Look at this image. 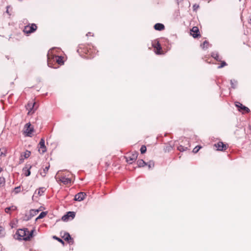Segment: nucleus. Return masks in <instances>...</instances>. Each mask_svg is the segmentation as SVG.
Returning <instances> with one entry per match:
<instances>
[{
    "label": "nucleus",
    "instance_id": "1",
    "mask_svg": "<svg viewBox=\"0 0 251 251\" xmlns=\"http://www.w3.org/2000/svg\"><path fill=\"white\" fill-rule=\"evenodd\" d=\"M34 229L29 231L27 228L19 229L16 232L15 238L21 240L29 241L32 237Z\"/></svg>",
    "mask_w": 251,
    "mask_h": 251
},
{
    "label": "nucleus",
    "instance_id": "2",
    "mask_svg": "<svg viewBox=\"0 0 251 251\" xmlns=\"http://www.w3.org/2000/svg\"><path fill=\"white\" fill-rule=\"evenodd\" d=\"M47 63H64V57L61 55H57L54 53V49L49 50L47 54Z\"/></svg>",
    "mask_w": 251,
    "mask_h": 251
},
{
    "label": "nucleus",
    "instance_id": "3",
    "mask_svg": "<svg viewBox=\"0 0 251 251\" xmlns=\"http://www.w3.org/2000/svg\"><path fill=\"white\" fill-rule=\"evenodd\" d=\"M61 171H58L56 175V176L55 177L56 181L57 182L60 181L62 182L64 184H68L69 183H70L71 182V179L70 178L66 177L64 176H62L60 177H59V176H57L59 175L60 172H61Z\"/></svg>",
    "mask_w": 251,
    "mask_h": 251
},
{
    "label": "nucleus",
    "instance_id": "4",
    "mask_svg": "<svg viewBox=\"0 0 251 251\" xmlns=\"http://www.w3.org/2000/svg\"><path fill=\"white\" fill-rule=\"evenodd\" d=\"M37 26L35 24H29L25 26L24 32L27 34H30L36 30Z\"/></svg>",
    "mask_w": 251,
    "mask_h": 251
},
{
    "label": "nucleus",
    "instance_id": "5",
    "mask_svg": "<svg viewBox=\"0 0 251 251\" xmlns=\"http://www.w3.org/2000/svg\"><path fill=\"white\" fill-rule=\"evenodd\" d=\"M235 105L238 108V110L243 113H248L250 111V109L247 106L243 105L241 103L238 101L235 102Z\"/></svg>",
    "mask_w": 251,
    "mask_h": 251
},
{
    "label": "nucleus",
    "instance_id": "6",
    "mask_svg": "<svg viewBox=\"0 0 251 251\" xmlns=\"http://www.w3.org/2000/svg\"><path fill=\"white\" fill-rule=\"evenodd\" d=\"M138 152L135 151L134 153L131 154H129L126 157V161L129 164H132V162L135 161L138 157Z\"/></svg>",
    "mask_w": 251,
    "mask_h": 251
},
{
    "label": "nucleus",
    "instance_id": "7",
    "mask_svg": "<svg viewBox=\"0 0 251 251\" xmlns=\"http://www.w3.org/2000/svg\"><path fill=\"white\" fill-rule=\"evenodd\" d=\"M152 46L154 48L155 50V52L156 54H160L161 51L162 50V47L159 43V42L158 41H154L152 43Z\"/></svg>",
    "mask_w": 251,
    "mask_h": 251
},
{
    "label": "nucleus",
    "instance_id": "8",
    "mask_svg": "<svg viewBox=\"0 0 251 251\" xmlns=\"http://www.w3.org/2000/svg\"><path fill=\"white\" fill-rule=\"evenodd\" d=\"M75 213L74 211L67 212L62 217V220L63 221H67L69 220L70 218L72 219H74L75 217Z\"/></svg>",
    "mask_w": 251,
    "mask_h": 251
},
{
    "label": "nucleus",
    "instance_id": "9",
    "mask_svg": "<svg viewBox=\"0 0 251 251\" xmlns=\"http://www.w3.org/2000/svg\"><path fill=\"white\" fill-rule=\"evenodd\" d=\"M35 104V102L29 101L28 103L25 105L26 109L28 110V114L30 112L34 113L35 112L36 110V108H34Z\"/></svg>",
    "mask_w": 251,
    "mask_h": 251
},
{
    "label": "nucleus",
    "instance_id": "10",
    "mask_svg": "<svg viewBox=\"0 0 251 251\" xmlns=\"http://www.w3.org/2000/svg\"><path fill=\"white\" fill-rule=\"evenodd\" d=\"M25 128H26L25 132L26 136L31 137L32 133L33 132L34 129L33 127H31V124L29 122L25 124Z\"/></svg>",
    "mask_w": 251,
    "mask_h": 251
},
{
    "label": "nucleus",
    "instance_id": "11",
    "mask_svg": "<svg viewBox=\"0 0 251 251\" xmlns=\"http://www.w3.org/2000/svg\"><path fill=\"white\" fill-rule=\"evenodd\" d=\"M191 35L194 38H196L200 36L199 29L198 27L194 26L190 30Z\"/></svg>",
    "mask_w": 251,
    "mask_h": 251
},
{
    "label": "nucleus",
    "instance_id": "12",
    "mask_svg": "<svg viewBox=\"0 0 251 251\" xmlns=\"http://www.w3.org/2000/svg\"><path fill=\"white\" fill-rule=\"evenodd\" d=\"M96 50L94 49V47H93V49H92L90 47L87 46L83 48V51L85 54L90 55V57H93V55L91 54L93 53L94 52H95Z\"/></svg>",
    "mask_w": 251,
    "mask_h": 251
},
{
    "label": "nucleus",
    "instance_id": "13",
    "mask_svg": "<svg viewBox=\"0 0 251 251\" xmlns=\"http://www.w3.org/2000/svg\"><path fill=\"white\" fill-rule=\"evenodd\" d=\"M86 196L84 192H79L76 194L75 196L74 200L76 201H83Z\"/></svg>",
    "mask_w": 251,
    "mask_h": 251
},
{
    "label": "nucleus",
    "instance_id": "14",
    "mask_svg": "<svg viewBox=\"0 0 251 251\" xmlns=\"http://www.w3.org/2000/svg\"><path fill=\"white\" fill-rule=\"evenodd\" d=\"M32 166L30 164H26L25 167L23 169V171L25 172V175L26 176H28L30 175L31 172H30V169L31 168Z\"/></svg>",
    "mask_w": 251,
    "mask_h": 251
},
{
    "label": "nucleus",
    "instance_id": "15",
    "mask_svg": "<svg viewBox=\"0 0 251 251\" xmlns=\"http://www.w3.org/2000/svg\"><path fill=\"white\" fill-rule=\"evenodd\" d=\"M64 240L68 242L70 244H74L73 239L71 237L70 234L68 232H65L63 236Z\"/></svg>",
    "mask_w": 251,
    "mask_h": 251
},
{
    "label": "nucleus",
    "instance_id": "16",
    "mask_svg": "<svg viewBox=\"0 0 251 251\" xmlns=\"http://www.w3.org/2000/svg\"><path fill=\"white\" fill-rule=\"evenodd\" d=\"M39 146H40V149L42 150V153L43 154L45 153L47 149L45 145V140L43 138H42L40 140Z\"/></svg>",
    "mask_w": 251,
    "mask_h": 251
},
{
    "label": "nucleus",
    "instance_id": "17",
    "mask_svg": "<svg viewBox=\"0 0 251 251\" xmlns=\"http://www.w3.org/2000/svg\"><path fill=\"white\" fill-rule=\"evenodd\" d=\"M215 146L217 148V150L220 151H223L226 149V145L222 142H218L217 144H215Z\"/></svg>",
    "mask_w": 251,
    "mask_h": 251
},
{
    "label": "nucleus",
    "instance_id": "18",
    "mask_svg": "<svg viewBox=\"0 0 251 251\" xmlns=\"http://www.w3.org/2000/svg\"><path fill=\"white\" fill-rule=\"evenodd\" d=\"M154 28L156 30L162 31L165 29V26L161 23H156L154 25Z\"/></svg>",
    "mask_w": 251,
    "mask_h": 251
},
{
    "label": "nucleus",
    "instance_id": "19",
    "mask_svg": "<svg viewBox=\"0 0 251 251\" xmlns=\"http://www.w3.org/2000/svg\"><path fill=\"white\" fill-rule=\"evenodd\" d=\"M211 56L213 58H214L216 61L220 62V63H226L225 61H221V59L217 52H213L211 53Z\"/></svg>",
    "mask_w": 251,
    "mask_h": 251
},
{
    "label": "nucleus",
    "instance_id": "20",
    "mask_svg": "<svg viewBox=\"0 0 251 251\" xmlns=\"http://www.w3.org/2000/svg\"><path fill=\"white\" fill-rule=\"evenodd\" d=\"M185 142H187L188 143V145H189V141H187V140H186L185 141ZM190 147V145H188V147H185V146H183L182 145H179L177 147V149L178 151H186L188 149V147Z\"/></svg>",
    "mask_w": 251,
    "mask_h": 251
},
{
    "label": "nucleus",
    "instance_id": "21",
    "mask_svg": "<svg viewBox=\"0 0 251 251\" xmlns=\"http://www.w3.org/2000/svg\"><path fill=\"white\" fill-rule=\"evenodd\" d=\"M231 87L233 89H235L237 88L238 82L237 80L235 79H231L230 81Z\"/></svg>",
    "mask_w": 251,
    "mask_h": 251
},
{
    "label": "nucleus",
    "instance_id": "22",
    "mask_svg": "<svg viewBox=\"0 0 251 251\" xmlns=\"http://www.w3.org/2000/svg\"><path fill=\"white\" fill-rule=\"evenodd\" d=\"M17 209V207L14 205L7 207L5 209V212L7 213H9L10 210L15 211Z\"/></svg>",
    "mask_w": 251,
    "mask_h": 251
},
{
    "label": "nucleus",
    "instance_id": "23",
    "mask_svg": "<svg viewBox=\"0 0 251 251\" xmlns=\"http://www.w3.org/2000/svg\"><path fill=\"white\" fill-rule=\"evenodd\" d=\"M64 64H47L48 66L52 69H57L59 67V65H64Z\"/></svg>",
    "mask_w": 251,
    "mask_h": 251
},
{
    "label": "nucleus",
    "instance_id": "24",
    "mask_svg": "<svg viewBox=\"0 0 251 251\" xmlns=\"http://www.w3.org/2000/svg\"><path fill=\"white\" fill-rule=\"evenodd\" d=\"M137 164L138 167H142L146 165V162H145L143 159L138 160L137 162Z\"/></svg>",
    "mask_w": 251,
    "mask_h": 251
},
{
    "label": "nucleus",
    "instance_id": "25",
    "mask_svg": "<svg viewBox=\"0 0 251 251\" xmlns=\"http://www.w3.org/2000/svg\"><path fill=\"white\" fill-rule=\"evenodd\" d=\"M47 212L45 211H42L40 213L39 216L36 218L35 221H37L39 219L43 218L47 215Z\"/></svg>",
    "mask_w": 251,
    "mask_h": 251
},
{
    "label": "nucleus",
    "instance_id": "26",
    "mask_svg": "<svg viewBox=\"0 0 251 251\" xmlns=\"http://www.w3.org/2000/svg\"><path fill=\"white\" fill-rule=\"evenodd\" d=\"M7 153V151L5 148L0 149V156L3 155L6 156Z\"/></svg>",
    "mask_w": 251,
    "mask_h": 251
},
{
    "label": "nucleus",
    "instance_id": "27",
    "mask_svg": "<svg viewBox=\"0 0 251 251\" xmlns=\"http://www.w3.org/2000/svg\"><path fill=\"white\" fill-rule=\"evenodd\" d=\"M146 165H147L149 169L152 168L154 166V163L153 161H150L148 163H146Z\"/></svg>",
    "mask_w": 251,
    "mask_h": 251
},
{
    "label": "nucleus",
    "instance_id": "28",
    "mask_svg": "<svg viewBox=\"0 0 251 251\" xmlns=\"http://www.w3.org/2000/svg\"><path fill=\"white\" fill-rule=\"evenodd\" d=\"M39 212V209H32L30 211V215L32 216L36 215Z\"/></svg>",
    "mask_w": 251,
    "mask_h": 251
},
{
    "label": "nucleus",
    "instance_id": "29",
    "mask_svg": "<svg viewBox=\"0 0 251 251\" xmlns=\"http://www.w3.org/2000/svg\"><path fill=\"white\" fill-rule=\"evenodd\" d=\"M147 148L145 145H142L140 148L141 153L144 154L146 152Z\"/></svg>",
    "mask_w": 251,
    "mask_h": 251
},
{
    "label": "nucleus",
    "instance_id": "30",
    "mask_svg": "<svg viewBox=\"0 0 251 251\" xmlns=\"http://www.w3.org/2000/svg\"><path fill=\"white\" fill-rule=\"evenodd\" d=\"M45 191V189L44 187L40 188V189L38 190V194L40 196H42L43 195Z\"/></svg>",
    "mask_w": 251,
    "mask_h": 251
},
{
    "label": "nucleus",
    "instance_id": "31",
    "mask_svg": "<svg viewBox=\"0 0 251 251\" xmlns=\"http://www.w3.org/2000/svg\"><path fill=\"white\" fill-rule=\"evenodd\" d=\"M201 148V146H197L195 148H194L193 150V152L194 153H197L199 151Z\"/></svg>",
    "mask_w": 251,
    "mask_h": 251
},
{
    "label": "nucleus",
    "instance_id": "32",
    "mask_svg": "<svg viewBox=\"0 0 251 251\" xmlns=\"http://www.w3.org/2000/svg\"><path fill=\"white\" fill-rule=\"evenodd\" d=\"M5 180L3 177H0V186L5 185Z\"/></svg>",
    "mask_w": 251,
    "mask_h": 251
},
{
    "label": "nucleus",
    "instance_id": "33",
    "mask_svg": "<svg viewBox=\"0 0 251 251\" xmlns=\"http://www.w3.org/2000/svg\"><path fill=\"white\" fill-rule=\"evenodd\" d=\"M30 154H31V152L30 151H28L26 150L25 152V153H24V157H25V158H28L30 156Z\"/></svg>",
    "mask_w": 251,
    "mask_h": 251
},
{
    "label": "nucleus",
    "instance_id": "34",
    "mask_svg": "<svg viewBox=\"0 0 251 251\" xmlns=\"http://www.w3.org/2000/svg\"><path fill=\"white\" fill-rule=\"evenodd\" d=\"M53 238L56 240H57L59 242L62 243L63 245H64V242L63 241V240L62 239H61V238L56 236H54L53 237Z\"/></svg>",
    "mask_w": 251,
    "mask_h": 251
},
{
    "label": "nucleus",
    "instance_id": "35",
    "mask_svg": "<svg viewBox=\"0 0 251 251\" xmlns=\"http://www.w3.org/2000/svg\"><path fill=\"white\" fill-rule=\"evenodd\" d=\"M209 43L208 41H204L202 44V45H201V46L202 48H207V46L208 45Z\"/></svg>",
    "mask_w": 251,
    "mask_h": 251
},
{
    "label": "nucleus",
    "instance_id": "36",
    "mask_svg": "<svg viewBox=\"0 0 251 251\" xmlns=\"http://www.w3.org/2000/svg\"><path fill=\"white\" fill-rule=\"evenodd\" d=\"M50 168V165H48V166H46L43 170V172L44 173V175H43V176H45L48 172L49 169Z\"/></svg>",
    "mask_w": 251,
    "mask_h": 251
},
{
    "label": "nucleus",
    "instance_id": "37",
    "mask_svg": "<svg viewBox=\"0 0 251 251\" xmlns=\"http://www.w3.org/2000/svg\"><path fill=\"white\" fill-rule=\"evenodd\" d=\"M173 149V147L171 145L167 146L166 147V148L164 149L165 151H170Z\"/></svg>",
    "mask_w": 251,
    "mask_h": 251
},
{
    "label": "nucleus",
    "instance_id": "38",
    "mask_svg": "<svg viewBox=\"0 0 251 251\" xmlns=\"http://www.w3.org/2000/svg\"><path fill=\"white\" fill-rule=\"evenodd\" d=\"M21 191V187L20 186H18L15 188L14 189V192L15 194L19 193Z\"/></svg>",
    "mask_w": 251,
    "mask_h": 251
},
{
    "label": "nucleus",
    "instance_id": "39",
    "mask_svg": "<svg viewBox=\"0 0 251 251\" xmlns=\"http://www.w3.org/2000/svg\"><path fill=\"white\" fill-rule=\"evenodd\" d=\"M227 65V64H220V65L218 66L217 68L218 69L222 68L224 67L225 66H226Z\"/></svg>",
    "mask_w": 251,
    "mask_h": 251
},
{
    "label": "nucleus",
    "instance_id": "40",
    "mask_svg": "<svg viewBox=\"0 0 251 251\" xmlns=\"http://www.w3.org/2000/svg\"><path fill=\"white\" fill-rule=\"evenodd\" d=\"M199 7V5H197L196 4H194L193 7V10H196Z\"/></svg>",
    "mask_w": 251,
    "mask_h": 251
},
{
    "label": "nucleus",
    "instance_id": "41",
    "mask_svg": "<svg viewBox=\"0 0 251 251\" xmlns=\"http://www.w3.org/2000/svg\"><path fill=\"white\" fill-rule=\"evenodd\" d=\"M11 7V6L10 5H8L6 7V12L9 15H10L11 14L9 13V8Z\"/></svg>",
    "mask_w": 251,
    "mask_h": 251
},
{
    "label": "nucleus",
    "instance_id": "42",
    "mask_svg": "<svg viewBox=\"0 0 251 251\" xmlns=\"http://www.w3.org/2000/svg\"><path fill=\"white\" fill-rule=\"evenodd\" d=\"M91 34V32H88V33H87L86 36H89V35H90Z\"/></svg>",
    "mask_w": 251,
    "mask_h": 251
},
{
    "label": "nucleus",
    "instance_id": "43",
    "mask_svg": "<svg viewBox=\"0 0 251 251\" xmlns=\"http://www.w3.org/2000/svg\"><path fill=\"white\" fill-rule=\"evenodd\" d=\"M2 171V169L0 167V173Z\"/></svg>",
    "mask_w": 251,
    "mask_h": 251
},
{
    "label": "nucleus",
    "instance_id": "44",
    "mask_svg": "<svg viewBox=\"0 0 251 251\" xmlns=\"http://www.w3.org/2000/svg\"><path fill=\"white\" fill-rule=\"evenodd\" d=\"M41 175L43 176V175H44V172H43V173H41Z\"/></svg>",
    "mask_w": 251,
    "mask_h": 251
},
{
    "label": "nucleus",
    "instance_id": "45",
    "mask_svg": "<svg viewBox=\"0 0 251 251\" xmlns=\"http://www.w3.org/2000/svg\"><path fill=\"white\" fill-rule=\"evenodd\" d=\"M23 159H20V162H23Z\"/></svg>",
    "mask_w": 251,
    "mask_h": 251
},
{
    "label": "nucleus",
    "instance_id": "46",
    "mask_svg": "<svg viewBox=\"0 0 251 251\" xmlns=\"http://www.w3.org/2000/svg\"><path fill=\"white\" fill-rule=\"evenodd\" d=\"M81 49V47H79V49L78 50H77V51L78 52L79 51V49Z\"/></svg>",
    "mask_w": 251,
    "mask_h": 251
},
{
    "label": "nucleus",
    "instance_id": "47",
    "mask_svg": "<svg viewBox=\"0 0 251 251\" xmlns=\"http://www.w3.org/2000/svg\"><path fill=\"white\" fill-rule=\"evenodd\" d=\"M250 24H251V19H250V22H249Z\"/></svg>",
    "mask_w": 251,
    "mask_h": 251
},
{
    "label": "nucleus",
    "instance_id": "48",
    "mask_svg": "<svg viewBox=\"0 0 251 251\" xmlns=\"http://www.w3.org/2000/svg\"><path fill=\"white\" fill-rule=\"evenodd\" d=\"M241 0H239V1H241Z\"/></svg>",
    "mask_w": 251,
    "mask_h": 251
}]
</instances>
